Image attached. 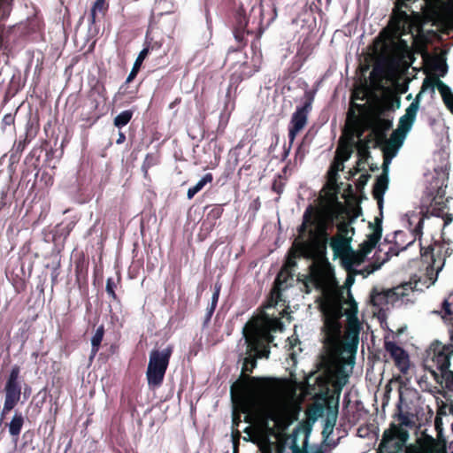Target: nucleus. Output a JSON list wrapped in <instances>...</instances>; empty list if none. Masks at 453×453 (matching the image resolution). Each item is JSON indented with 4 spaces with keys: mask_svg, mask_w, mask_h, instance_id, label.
<instances>
[{
    "mask_svg": "<svg viewBox=\"0 0 453 453\" xmlns=\"http://www.w3.org/2000/svg\"><path fill=\"white\" fill-rule=\"evenodd\" d=\"M273 190L275 191L278 195L283 190V182L280 175H278V178L273 183Z\"/></svg>",
    "mask_w": 453,
    "mask_h": 453,
    "instance_id": "nucleus-58",
    "label": "nucleus"
},
{
    "mask_svg": "<svg viewBox=\"0 0 453 453\" xmlns=\"http://www.w3.org/2000/svg\"><path fill=\"white\" fill-rule=\"evenodd\" d=\"M432 379L435 382V388L453 392V364L449 368L435 372Z\"/></svg>",
    "mask_w": 453,
    "mask_h": 453,
    "instance_id": "nucleus-18",
    "label": "nucleus"
},
{
    "mask_svg": "<svg viewBox=\"0 0 453 453\" xmlns=\"http://www.w3.org/2000/svg\"><path fill=\"white\" fill-rule=\"evenodd\" d=\"M374 126L381 130L388 132L389 129H391L393 122L391 119L378 118Z\"/></svg>",
    "mask_w": 453,
    "mask_h": 453,
    "instance_id": "nucleus-52",
    "label": "nucleus"
},
{
    "mask_svg": "<svg viewBox=\"0 0 453 453\" xmlns=\"http://www.w3.org/2000/svg\"><path fill=\"white\" fill-rule=\"evenodd\" d=\"M88 262L84 258L81 257L75 261V276L78 284L85 282L88 278Z\"/></svg>",
    "mask_w": 453,
    "mask_h": 453,
    "instance_id": "nucleus-28",
    "label": "nucleus"
},
{
    "mask_svg": "<svg viewBox=\"0 0 453 453\" xmlns=\"http://www.w3.org/2000/svg\"><path fill=\"white\" fill-rule=\"evenodd\" d=\"M219 292H220V286L215 285V289H214V292H213V295L211 297V307H214V308L217 307L219 298Z\"/></svg>",
    "mask_w": 453,
    "mask_h": 453,
    "instance_id": "nucleus-60",
    "label": "nucleus"
},
{
    "mask_svg": "<svg viewBox=\"0 0 453 453\" xmlns=\"http://www.w3.org/2000/svg\"><path fill=\"white\" fill-rule=\"evenodd\" d=\"M333 219L326 212L309 205L303 216V223L298 229L300 242L296 243L301 256L314 259H326L329 242L328 227Z\"/></svg>",
    "mask_w": 453,
    "mask_h": 453,
    "instance_id": "nucleus-2",
    "label": "nucleus"
},
{
    "mask_svg": "<svg viewBox=\"0 0 453 453\" xmlns=\"http://www.w3.org/2000/svg\"><path fill=\"white\" fill-rule=\"evenodd\" d=\"M342 316L341 304L330 305L325 312L323 331L326 343H335L341 336V323L339 319Z\"/></svg>",
    "mask_w": 453,
    "mask_h": 453,
    "instance_id": "nucleus-11",
    "label": "nucleus"
},
{
    "mask_svg": "<svg viewBox=\"0 0 453 453\" xmlns=\"http://www.w3.org/2000/svg\"><path fill=\"white\" fill-rule=\"evenodd\" d=\"M30 142H27L26 138H24L23 140H19L18 142H16L12 150L11 160H19L27 144Z\"/></svg>",
    "mask_w": 453,
    "mask_h": 453,
    "instance_id": "nucleus-42",
    "label": "nucleus"
},
{
    "mask_svg": "<svg viewBox=\"0 0 453 453\" xmlns=\"http://www.w3.org/2000/svg\"><path fill=\"white\" fill-rule=\"evenodd\" d=\"M24 422L25 418L23 414L20 411H15L11 422L8 424L10 435L18 438L21 432Z\"/></svg>",
    "mask_w": 453,
    "mask_h": 453,
    "instance_id": "nucleus-27",
    "label": "nucleus"
},
{
    "mask_svg": "<svg viewBox=\"0 0 453 453\" xmlns=\"http://www.w3.org/2000/svg\"><path fill=\"white\" fill-rule=\"evenodd\" d=\"M365 256L358 250L357 251L350 250V253L344 259L346 264L359 265L365 260Z\"/></svg>",
    "mask_w": 453,
    "mask_h": 453,
    "instance_id": "nucleus-41",
    "label": "nucleus"
},
{
    "mask_svg": "<svg viewBox=\"0 0 453 453\" xmlns=\"http://www.w3.org/2000/svg\"><path fill=\"white\" fill-rule=\"evenodd\" d=\"M158 163V158L155 154H147L143 164L142 165V170L144 173V176L146 177L148 174V171L150 168L155 166Z\"/></svg>",
    "mask_w": 453,
    "mask_h": 453,
    "instance_id": "nucleus-44",
    "label": "nucleus"
},
{
    "mask_svg": "<svg viewBox=\"0 0 453 453\" xmlns=\"http://www.w3.org/2000/svg\"><path fill=\"white\" fill-rule=\"evenodd\" d=\"M371 303L374 306H379L387 302L388 295L384 292H379L377 289L373 288L371 292Z\"/></svg>",
    "mask_w": 453,
    "mask_h": 453,
    "instance_id": "nucleus-43",
    "label": "nucleus"
},
{
    "mask_svg": "<svg viewBox=\"0 0 453 453\" xmlns=\"http://www.w3.org/2000/svg\"><path fill=\"white\" fill-rule=\"evenodd\" d=\"M413 242H414V240L411 241L406 246L402 247L400 249L398 247V242L396 241L394 245H391L388 248V250L385 253V257L382 259V262L380 264L373 263L365 267V270L367 273V274H370V273H373L374 271L378 270L383 263L389 260L393 256H398L400 250H406L408 246H410L411 244L413 243Z\"/></svg>",
    "mask_w": 453,
    "mask_h": 453,
    "instance_id": "nucleus-22",
    "label": "nucleus"
},
{
    "mask_svg": "<svg viewBox=\"0 0 453 453\" xmlns=\"http://www.w3.org/2000/svg\"><path fill=\"white\" fill-rule=\"evenodd\" d=\"M423 226L424 219H419L413 230L414 240L418 237L421 261L426 264V272L428 279L434 281L437 279L439 272L444 265L445 255H443V250L445 247L437 241L430 243L427 247L423 246L421 242Z\"/></svg>",
    "mask_w": 453,
    "mask_h": 453,
    "instance_id": "nucleus-4",
    "label": "nucleus"
},
{
    "mask_svg": "<svg viewBox=\"0 0 453 453\" xmlns=\"http://www.w3.org/2000/svg\"><path fill=\"white\" fill-rule=\"evenodd\" d=\"M390 50L396 58H403L409 52V46L406 41L399 39L397 42L393 41L391 42Z\"/></svg>",
    "mask_w": 453,
    "mask_h": 453,
    "instance_id": "nucleus-30",
    "label": "nucleus"
},
{
    "mask_svg": "<svg viewBox=\"0 0 453 453\" xmlns=\"http://www.w3.org/2000/svg\"><path fill=\"white\" fill-rule=\"evenodd\" d=\"M283 265L280 267L272 288L265 302L242 328L246 345L242 374L231 386V395H245L253 391V395L243 410L250 412L259 426L280 418L283 408V378L252 377L257 359L268 357L270 344L273 343V334L283 331Z\"/></svg>",
    "mask_w": 453,
    "mask_h": 453,
    "instance_id": "nucleus-1",
    "label": "nucleus"
},
{
    "mask_svg": "<svg viewBox=\"0 0 453 453\" xmlns=\"http://www.w3.org/2000/svg\"><path fill=\"white\" fill-rule=\"evenodd\" d=\"M215 309L216 308L211 307V306L207 308V311H206V314H205V317H204V322H203L204 325L208 324L211 321V317L213 315V312H214Z\"/></svg>",
    "mask_w": 453,
    "mask_h": 453,
    "instance_id": "nucleus-64",
    "label": "nucleus"
},
{
    "mask_svg": "<svg viewBox=\"0 0 453 453\" xmlns=\"http://www.w3.org/2000/svg\"><path fill=\"white\" fill-rule=\"evenodd\" d=\"M384 347L387 352L389 353L391 358L395 362V365L399 371L405 374L410 369V359L408 353L395 342L385 341Z\"/></svg>",
    "mask_w": 453,
    "mask_h": 453,
    "instance_id": "nucleus-12",
    "label": "nucleus"
},
{
    "mask_svg": "<svg viewBox=\"0 0 453 453\" xmlns=\"http://www.w3.org/2000/svg\"><path fill=\"white\" fill-rule=\"evenodd\" d=\"M264 12L261 4L253 6L247 18L242 6L239 7L234 15L233 33L236 42L239 43L237 49L229 50L226 61L230 60L232 55H241V50L247 44V35L257 34L260 35L264 29L269 25L263 24Z\"/></svg>",
    "mask_w": 453,
    "mask_h": 453,
    "instance_id": "nucleus-3",
    "label": "nucleus"
},
{
    "mask_svg": "<svg viewBox=\"0 0 453 453\" xmlns=\"http://www.w3.org/2000/svg\"><path fill=\"white\" fill-rule=\"evenodd\" d=\"M405 133L399 131L397 128L394 130L388 139H387L386 144H388L389 147H395V149H399L406 137Z\"/></svg>",
    "mask_w": 453,
    "mask_h": 453,
    "instance_id": "nucleus-33",
    "label": "nucleus"
},
{
    "mask_svg": "<svg viewBox=\"0 0 453 453\" xmlns=\"http://www.w3.org/2000/svg\"><path fill=\"white\" fill-rule=\"evenodd\" d=\"M282 411V408L280 409ZM274 421L266 423V426H259L264 435L259 441V449L262 453H283V419L274 416Z\"/></svg>",
    "mask_w": 453,
    "mask_h": 453,
    "instance_id": "nucleus-7",
    "label": "nucleus"
},
{
    "mask_svg": "<svg viewBox=\"0 0 453 453\" xmlns=\"http://www.w3.org/2000/svg\"><path fill=\"white\" fill-rule=\"evenodd\" d=\"M307 394L311 395L315 401H320L326 404L327 414H338L340 397L333 395L329 388L328 380L319 375L315 379V384L307 385Z\"/></svg>",
    "mask_w": 453,
    "mask_h": 453,
    "instance_id": "nucleus-10",
    "label": "nucleus"
},
{
    "mask_svg": "<svg viewBox=\"0 0 453 453\" xmlns=\"http://www.w3.org/2000/svg\"><path fill=\"white\" fill-rule=\"evenodd\" d=\"M408 439L409 432L407 429L401 428L396 426V424L391 423L389 427L383 433L378 453H404L407 449L406 443Z\"/></svg>",
    "mask_w": 453,
    "mask_h": 453,
    "instance_id": "nucleus-8",
    "label": "nucleus"
},
{
    "mask_svg": "<svg viewBox=\"0 0 453 453\" xmlns=\"http://www.w3.org/2000/svg\"><path fill=\"white\" fill-rule=\"evenodd\" d=\"M129 78L119 88L115 95L116 100H122L124 104H130L138 99L139 85H132Z\"/></svg>",
    "mask_w": 453,
    "mask_h": 453,
    "instance_id": "nucleus-16",
    "label": "nucleus"
},
{
    "mask_svg": "<svg viewBox=\"0 0 453 453\" xmlns=\"http://www.w3.org/2000/svg\"><path fill=\"white\" fill-rule=\"evenodd\" d=\"M204 211H207V213L202 223V227H203L207 232H211L216 226L217 220L221 218L224 212L223 205H206L204 207Z\"/></svg>",
    "mask_w": 453,
    "mask_h": 453,
    "instance_id": "nucleus-17",
    "label": "nucleus"
},
{
    "mask_svg": "<svg viewBox=\"0 0 453 453\" xmlns=\"http://www.w3.org/2000/svg\"><path fill=\"white\" fill-rule=\"evenodd\" d=\"M88 98L91 102L92 108L97 110L100 104H104L107 100V91L104 85H95L88 93Z\"/></svg>",
    "mask_w": 453,
    "mask_h": 453,
    "instance_id": "nucleus-21",
    "label": "nucleus"
},
{
    "mask_svg": "<svg viewBox=\"0 0 453 453\" xmlns=\"http://www.w3.org/2000/svg\"><path fill=\"white\" fill-rule=\"evenodd\" d=\"M149 54V50L148 49H143L138 55L137 58L135 59L134 61V64L133 65V68L131 70V72L129 73L127 78H129V81H134V79L136 77L140 68H141V65L143 62V60L146 58V57L148 56Z\"/></svg>",
    "mask_w": 453,
    "mask_h": 453,
    "instance_id": "nucleus-36",
    "label": "nucleus"
},
{
    "mask_svg": "<svg viewBox=\"0 0 453 453\" xmlns=\"http://www.w3.org/2000/svg\"><path fill=\"white\" fill-rule=\"evenodd\" d=\"M419 103L420 94H418L413 102L405 110V114L399 119L397 127L399 131L408 134V132L411 129L419 108Z\"/></svg>",
    "mask_w": 453,
    "mask_h": 453,
    "instance_id": "nucleus-13",
    "label": "nucleus"
},
{
    "mask_svg": "<svg viewBox=\"0 0 453 453\" xmlns=\"http://www.w3.org/2000/svg\"><path fill=\"white\" fill-rule=\"evenodd\" d=\"M372 134L375 138L376 144L381 146L386 144L387 142V132L380 129L376 126L372 127Z\"/></svg>",
    "mask_w": 453,
    "mask_h": 453,
    "instance_id": "nucleus-48",
    "label": "nucleus"
},
{
    "mask_svg": "<svg viewBox=\"0 0 453 453\" xmlns=\"http://www.w3.org/2000/svg\"><path fill=\"white\" fill-rule=\"evenodd\" d=\"M351 238H343L342 236H334L330 239V247L334 251V257L342 256L348 250L350 249L349 243Z\"/></svg>",
    "mask_w": 453,
    "mask_h": 453,
    "instance_id": "nucleus-23",
    "label": "nucleus"
},
{
    "mask_svg": "<svg viewBox=\"0 0 453 453\" xmlns=\"http://www.w3.org/2000/svg\"><path fill=\"white\" fill-rule=\"evenodd\" d=\"M133 114H134L133 110H126V111H121L119 114H118L114 118V119H113L114 126L118 128H121V127L127 126L130 122V120L133 117Z\"/></svg>",
    "mask_w": 453,
    "mask_h": 453,
    "instance_id": "nucleus-34",
    "label": "nucleus"
},
{
    "mask_svg": "<svg viewBox=\"0 0 453 453\" xmlns=\"http://www.w3.org/2000/svg\"><path fill=\"white\" fill-rule=\"evenodd\" d=\"M371 178V175L367 173H363L359 176L356 182V188L358 192H362L365 188V185L367 184V181Z\"/></svg>",
    "mask_w": 453,
    "mask_h": 453,
    "instance_id": "nucleus-53",
    "label": "nucleus"
},
{
    "mask_svg": "<svg viewBox=\"0 0 453 453\" xmlns=\"http://www.w3.org/2000/svg\"><path fill=\"white\" fill-rule=\"evenodd\" d=\"M8 190H2L0 193V211L7 205Z\"/></svg>",
    "mask_w": 453,
    "mask_h": 453,
    "instance_id": "nucleus-63",
    "label": "nucleus"
},
{
    "mask_svg": "<svg viewBox=\"0 0 453 453\" xmlns=\"http://www.w3.org/2000/svg\"><path fill=\"white\" fill-rule=\"evenodd\" d=\"M446 208L444 202H439L434 197L430 203V212L432 215L441 217Z\"/></svg>",
    "mask_w": 453,
    "mask_h": 453,
    "instance_id": "nucleus-45",
    "label": "nucleus"
},
{
    "mask_svg": "<svg viewBox=\"0 0 453 453\" xmlns=\"http://www.w3.org/2000/svg\"><path fill=\"white\" fill-rule=\"evenodd\" d=\"M2 121L4 126H12L15 122V115L12 113H7L4 116Z\"/></svg>",
    "mask_w": 453,
    "mask_h": 453,
    "instance_id": "nucleus-61",
    "label": "nucleus"
},
{
    "mask_svg": "<svg viewBox=\"0 0 453 453\" xmlns=\"http://www.w3.org/2000/svg\"><path fill=\"white\" fill-rule=\"evenodd\" d=\"M326 409V404L320 401H315L306 410L307 419L312 425L319 417H322Z\"/></svg>",
    "mask_w": 453,
    "mask_h": 453,
    "instance_id": "nucleus-26",
    "label": "nucleus"
},
{
    "mask_svg": "<svg viewBox=\"0 0 453 453\" xmlns=\"http://www.w3.org/2000/svg\"><path fill=\"white\" fill-rule=\"evenodd\" d=\"M114 288H115V283L113 281V279L111 278H109L106 281V292L108 294V296L113 300V301H117V302H119V299L118 297V296L116 295L115 293V290H114Z\"/></svg>",
    "mask_w": 453,
    "mask_h": 453,
    "instance_id": "nucleus-51",
    "label": "nucleus"
},
{
    "mask_svg": "<svg viewBox=\"0 0 453 453\" xmlns=\"http://www.w3.org/2000/svg\"><path fill=\"white\" fill-rule=\"evenodd\" d=\"M261 207V202L260 199L257 197L254 199L249 206V211L252 212V216L255 217L257 212L259 211Z\"/></svg>",
    "mask_w": 453,
    "mask_h": 453,
    "instance_id": "nucleus-56",
    "label": "nucleus"
},
{
    "mask_svg": "<svg viewBox=\"0 0 453 453\" xmlns=\"http://www.w3.org/2000/svg\"><path fill=\"white\" fill-rule=\"evenodd\" d=\"M385 69L384 66L380 64H375L372 67V70L370 73V78L374 81H380L384 75Z\"/></svg>",
    "mask_w": 453,
    "mask_h": 453,
    "instance_id": "nucleus-47",
    "label": "nucleus"
},
{
    "mask_svg": "<svg viewBox=\"0 0 453 453\" xmlns=\"http://www.w3.org/2000/svg\"><path fill=\"white\" fill-rule=\"evenodd\" d=\"M381 150L383 151V156L394 154V157L396 155V152L398 150V149H395V147H389L388 144H384Z\"/></svg>",
    "mask_w": 453,
    "mask_h": 453,
    "instance_id": "nucleus-62",
    "label": "nucleus"
},
{
    "mask_svg": "<svg viewBox=\"0 0 453 453\" xmlns=\"http://www.w3.org/2000/svg\"><path fill=\"white\" fill-rule=\"evenodd\" d=\"M354 144V135L352 134L349 135L346 141L342 142V140H340L337 153L338 156L342 158V160L347 161L350 157L353 152Z\"/></svg>",
    "mask_w": 453,
    "mask_h": 453,
    "instance_id": "nucleus-25",
    "label": "nucleus"
},
{
    "mask_svg": "<svg viewBox=\"0 0 453 453\" xmlns=\"http://www.w3.org/2000/svg\"><path fill=\"white\" fill-rule=\"evenodd\" d=\"M234 67H237L240 71H249V70H254V73L258 71V67L256 65H250L246 60L242 62H236L234 64Z\"/></svg>",
    "mask_w": 453,
    "mask_h": 453,
    "instance_id": "nucleus-55",
    "label": "nucleus"
},
{
    "mask_svg": "<svg viewBox=\"0 0 453 453\" xmlns=\"http://www.w3.org/2000/svg\"><path fill=\"white\" fill-rule=\"evenodd\" d=\"M441 84L445 83L442 82L437 76L426 77L424 79L421 90L418 94H420L421 96L422 93L427 90L428 88H430L433 92L434 91L435 88H437V89L439 90Z\"/></svg>",
    "mask_w": 453,
    "mask_h": 453,
    "instance_id": "nucleus-35",
    "label": "nucleus"
},
{
    "mask_svg": "<svg viewBox=\"0 0 453 453\" xmlns=\"http://www.w3.org/2000/svg\"><path fill=\"white\" fill-rule=\"evenodd\" d=\"M20 367L15 365L7 377L4 392V402L1 411V419L4 418L18 404L21 397Z\"/></svg>",
    "mask_w": 453,
    "mask_h": 453,
    "instance_id": "nucleus-9",
    "label": "nucleus"
},
{
    "mask_svg": "<svg viewBox=\"0 0 453 453\" xmlns=\"http://www.w3.org/2000/svg\"><path fill=\"white\" fill-rule=\"evenodd\" d=\"M240 438H241V432L238 429H233V431H232L233 449H239Z\"/></svg>",
    "mask_w": 453,
    "mask_h": 453,
    "instance_id": "nucleus-57",
    "label": "nucleus"
},
{
    "mask_svg": "<svg viewBox=\"0 0 453 453\" xmlns=\"http://www.w3.org/2000/svg\"><path fill=\"white\" fill-rule=\"evenodd\" d=\"M109 9V4L106 0H96L91 9L88 15V23L90 26H95L100 19H103Z\"/></svg>",
    "mask_w": 453,
    "mask_h": 453,
    "instance_id": "nucleus-20",
    "label": "nucleus"
},
{
    "mask_svg": "<svg viewBox=\"0 0 453 453\" xmlns=\"http://www.w3.org/2000/svg\"><path fill=\"white\" fill-rule=\"evenodd\" d=\"M338 234L335 236H342L343 238H349L348 234L349 232L354 233V228L350 227L346 222H342L338 225ZM351 238V236H349Z\"/></svg>",
    "mask_w": 453,
    "mask_h": 453,
    "instance_id": "nucleus-49",
    "label": "nucleus"
},
{
    "mask_svg": "<svg viewBox=\"0 0 453 453\" xmlns=\"http://www.w3.org/2000/svg\"><path fill=\"white\" fill-rule=\"evenodd\" d=\"M393 157L394 154L383 156L382 173H386V175H388V165L390 164Z\"/></svg>",
    "mask_w": 453,
    "mask_h": 453,
    "instance_id": "nucleus-59",
    "label": "nucleus"
},
{
    "mask_svg": "<svg viewBox=\"0 0 453 453\" xmlns=\"http://www.w3.org/2000/svg\"><path fill=\"white\" fill-rule=\"evenodd\" d=\"M146 43L147 46L144 49H148L149 52L153 50H158L162 47V42L160 41H155L153 38L146 35Z\"/></svg>",
    "mask_w": 453,
    "mask_h": 453,
    "instance_id": "nucleus-54",
    "label": "nucleus"
},
{
    "mask_svg": "<svg viewBox=\"0 0 453 453\" xmlns=\"http://www.w3.org/2000/svg\"><path fill=\"white\" fill-rule=\"evenodd\" d=\"M439 92L446 107L453 114V93L449 87L446 84H441Z\"/></svg>",
    "mask_w": 453,
    "mask_h": 453,
    "instance_id": "nucleus-32",
    "label": "nucleus"
},
{
    "mask_svg": "<svg viewBox=\"0 0 453 453\" xmlns=\"http://www.w3.org/2000/svg\"><path fill=\"white\" fill-rule=\"evenodd\" d=\"M337 415L335 413L327 414V417L325 420L324 427L322 430V435L325 438H327L334 431V427L336 423Z\"/></svg>",
    "mask_w": 453,
    "mask_h": 453,
    "instance_id": "nucleus-38",
    "label": "nucleus"
},
{
    "mask_svg": "<svg viewBox=\"0 0 453 453\" xmlns=\"http://www.w3.org/2000/svg\"><path fill=\"white\" fill-rule=\"evenodd\" d=\"M397 420L399 424H397L396 426H400L401 428H412L415 426V423L411 420L409 414L403 413L401 411L397 414Z\"/></svg>",
    "mask_w": 453,
    "mask_h": 453,
    "instance_id": "nucleus-46",
    "label": "nucleus"
},
{
    "mask_svg": "<svg viewBox=\"0 0 453 453\" xmlns=\"http://www.w3.org/2000/svg\"><path fill=\"white\" fill-rule=\"evenodd\" d=\"M453 344H444L439 340L431 342L426 351L424 368L431 378L453 365Z\"/></svg>",
    "mask_w": 453,
    "mask_h": 453,
    "instance_id": "nucleus-5",
    "label": "nucleus"
},
{
    "mask_svg": "<svg viewBox=\"0 0 453 453\" xmlns=\"http://www.w3.org/2000/svg\"><path fill=\"white\" fill-rule=\"evenodd\" d=\"M382 220L381 219L376 218L375 224H369L370 227L373 228L372 234L367 235V239L359 245V250L366 257L372 250L376 247L377 243L382 235Z\"/></svg>",
    "mask_w": 453,
    "mask_h": 453,
    "instance_id": "nucleus-14",
    "label": "nucleus"
},
{
    "mask_svg": "<svg viewBox=\"0 0 453 453\" xmlns=\"http://www.w3.org/2000/svg\"><path fill=\"white\" fill-rule=\"evenodd\" d=\"M235 98H236V94L235 95L234 94V88L230 87V85H228L226 93V101H225V105H224L225 111H229V113H230L232 111H234V109L235 107Z\"/></svg>",
    "mask_w": 453,
    "mask_h": 453,
    "instance_id": "nucleus-40",
    "label": "nucleus"
},
{
    "mask_svg": "<svg viewBox=\"0 0 453 453\" xmlns=\"http://www.w3.org/2000/svg\"><path fill=\"white\" fill-rule=\"evenodd\" d=\"M104 333H105L104 326L100 325L96 328L94 335L92 336V338H91V353H90V357H89L90 359H93L96 357V355L97 354V352L100 349L102 341L104 339Z\"/></svg>",
    "mask_w": 453,
    "mask_h": 453,
    "instance_id": "nucleus-29",
    "label": "nucleus"
},
{
    "mask_svg": "<svg viewBox=\"0 0 453 453\" xmlns=\"http://www.w3.org/2000/svg\"><path fill=\"white\" fill-rule=\"evenodd\" d=\"M213 180L211 173H206L195 186L188 188L187 192L188 199L191 200L196 194L201 191L207 183H211Z\"/></svg>",
    "mask_w": 453,
    "mask_h": 453,
    "instance_id": "nucleus-31",
    "label": "nucleus"
},
{
    "mask_svg": "<svg viewBox=\"0 0 453 453\" xmlns=\"http://www.w3.org/2000/svg\"><path fill=\"white\" fill-rule=\"evenodd\" d=\"M40 129V125L37 120L29 119L26 125L25 138L27 142H31L37 135Z\"/></svg>",
    "mask_w": 453,
    "mask_h": 453,
    "instance_id": "nucleus-37",
    "label": "nucleus"
},
{
    "mask_svg": "<svg viewBox=\"0 0 453 453\" xmlns=\"http://www.w3.org/2000/svg\"><path fill=\"white\" fill-rule=\"evenodd\" d=\"M388 186V175L381 173L377 179L372 188L373 198L377 201L380 210L383 207V196Z\"/></svg>",
    "mask_w": 453,
    "mask_h": 453,
    "instance_id": "nucleus-19",
    "label": "nucleus"
},
{
    "mask_svg": "<svg viewBox=\"0 0 453 453\" xmlns=\"http://www.w3.org/2000/svg\"><path fill=\"white\" fill-rule=\"evenodd\" d=\"M173 350V346H167L163 350L153 349L150 352L146 372L149 386L158 387L162 384Z\"/></svg>",
    "mask_w": 453,
    "mask_h": 453,
    "instance_id": "nucleus-6",
    "label": "nucleus"
},
{
    "mask_svg": "<svg viewBox=\"0 0 453 453\" xmlns=\"http://www.w3.org/2000/svg\"><path fill=\"white\" fill-rule=\"evenodd\" d=\"M347 380L345 379H337L333 382V389L331 393L338 397L341 396L342 388L345 386Z\"/></svg>",
    "mask_w": 453,
    "mask_h": 453,
    "instance_id": "nucleus-50",
    "label": "nucleus"
},
{
    "mask_svg": "<svg viewBox=\"0 0 453 453\" xmlns=\"http://www.w3.org/2000/svg\"><path fill=\"white\" fill-rule=\"evenodd\" d=\"M371 142L370 139L362 141L360 140L356 147L357 150V155L360 157L358 160V164L361 162V160H365L370 157V151H369V142Z\"/></svg>",
    "mask_w": 453,
    "mask_h": 453,
    "instance_id": "nucleus-39",
    "label": "nucleus"
},
{
    "mask_svg": "<svg viewBox=\"0 0 453 453\" xmlns=\"http://www.w3.org/2000/svg\"><path fill=\"white\" fill-rule=\"evenodd\" d=\"M232 68L234 69V71L231 73L230 78H229V85H230V87L234 88V94L235 95L237 92L239 84L244 79L251 77L254 74V70L240 71L239 69H237V67H234V65L232 66Z\"/></svg>",
    "mask_w": 453,
    "mask_h": 453,
    "instance_id": "nucleus-24",
    "label": "nucleus"
},
{
    "mask_svg": "<svg viewBox=\"0 0 453 453\" xmlns=\"http://www.w3.org/2000/svg\"><path fill=\"white\" fill-rule=\"evenodd\" d=\"M311 109V103L306 102L302 107L297 108L296 111L293 114L291 119V127L289 128L288 136L292 142L296 134L300 132L307 122V114Z\"/></svg>",
    "mask_w": 453,
    "mask_h": 453,
    "instance_id": "nucleus-15",
    "label": "nucleus"
}]
</instances>
